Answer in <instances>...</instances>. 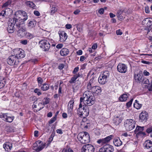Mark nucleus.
<instances>
[{
    "label": "nucleus",
    "mask_w": 152,
    "mask_h": 152,
    "mask_svg": "<svg viewBox=\"0 0 152 152\" xmlns=\"http://www.w3.org/2000/svg\"><path fill=\"white\" fill-rule=\"evenodd\" d=\"M4 148L6 151L9 152L12 148V144L6 142L3 145Z\"/></svg>",
    "instance_id": "nucleus-27"
},
{
    "label": "nucleus",
    "mask_w": 152,
    "mask_h": 152,
    "mask_svg": "<svg viewBox=\"0 0 152 152\" xmlns=\"http://www.w3.org/2000/svg\"><path fill=\"white\" fill-rule=\"evenodd\" d=\"M41 143L40 141H38L34 144L33 149L37 152H39L41 151L45 146V144L42 143L40 145L36 147V146L37 144H39Z\"/></svg>",
    "instance_id": "nucleus-16"
},
{
    "label": "nucleus",
    "mask_w": 152,
    "mask_h": 152,
    "mask_svg": "<svg viewBox=\"0 0 152 152\" xmlns=\"http://www.w3.org/2000/svg\"><path fill=\"white\" fill-rule=\"evenodd\" d=\"M80 76H81V75L79 73L75 75L69 81V82L70 83H74L77 78Z\"/></svg>",
    "instance_id": "nucleus-34"
},
{
    "label": "nucleus",
    "mask_w": 152,
    "mask_h": 152,
    "mask_svg": "<svg viewBox=\"0 0 152 152\" xmlns=\"http://www.w3.org/2000/svg\"><path fill=\"white\" fill-rule=\"evenodd\" d=\"M11 3V1H8L4 4L2 7V8L5 7H7L10 5Z\"/></svg>",
    "instance_id": "nucleus-47"
},
{
    "label": "nucleus",
    "mask_w": 152,
    "mask_h": 152,
    "mask_svg": "<svg viewBox=\"0 0 152 152\" xmlns=\"http://www.w3.org/2000/svg\"><path fill=\"white\" fill-rule=\"evenodd\" d=\"M36 21L35 20H31L29 23H28V26L30 28H32L36 26Z\"/></svg>",
    "instance_id": "nucleus-35"
},
{
    "label": "nucleus",
    "mask_w": 152,
    "mask_h": 152,
    "mask_svg": "<svg viewBox=\"0 0 152 152\" xmlns=\"http://www.w3.org/2000/svg\"><path fill=\"white\" fill-rule=\"evenodd\" d=\"M15 24L16 26V21H15L13 19H10L7 28V30L9 33H12L14 32L15 30L14 28Z\"/></svg>",
    "instance_id": "nucleus-11"
},
{
    "label": "nucleus",
    "mask_w": 152,
    "mask_h": 152,
    "mask_svg": "<svg viewBox=\"0 0 152 152\" xmlns=\"http://www.w3.org/2000/svg\"><path fill=\"white\" fill-rule=\"evenodd\" d=\"M142 82V85L144 86L145 88L148 86L149 83H150L149 82V80L146 78H143L142 81L141 82Z\"/></svg>",
    "instance_id": "nucleus-32"
},
{
    "label": "nucleus",
    "mask_w": 152,
    "mask_h": 152,
    "mask_svg": "<svg viewBox=\"0 0 152 152\" xmlns=\"http://www.w3.org/2000/svg\"><path fill=\"white\" fill-rule=\"evenodd\" d=\"M127 66L122 63H119L117 66V69L118 72L121 73H125L127 71Z\"/></svg>",
    "instance_id": "nucleus-17"
},
{
    "label": "nucleus",
    "mask_w": 152,
    "mask_h": 152,
    "mask_svg": "<svg viewBox=\"0 0 152 152\" xmlns=\"http://www.w3.org/2000/svg\"><path fill=\"white\" fill-rule=\"evenodd\" d=\"M81 150L82 152H94V148L93 145L88 144L84 145Z\"/></svg>",
    "instance_id": "nucleus-15"
},
{
    "label": "nucleus",
    "mask_w": 152,
    "mask_h": 152,
    "mask_svg": "<svg viewBox=\"0 0 152 152\" xmlns=\"http://www.w3.org/2000/svg\"><path fill=\"white\" fill-rule=\"evenodd\" d=\"M62 152H73V151L70 149H64L62 151Z\"/></svg>",
    "instance_id": "nucleus-54"
},
{
    "label": "nucleus",
    "mask_w": 152,
    "mask_h": 152,
    "mask_svg": "<svg viewBox=\"0 0 152 152\" xmlns=\"http://www.w3.org/2000/svg\"><path fill=\"white\" fill-rule=\"evenodd\" d=\"M34 13L35 15L37 16H39L40 15L39 12L37 10L34 11Z\"/></svg>",
    "instance_id": "nucleus-63"
},
{
    "label": "nucleus",
    "mask_w": 152,
    "mask_h": 152,
    "mask_svg": "<svg viewBox=\"0 0 152 152\" xmlns=\"http://www.w3.org/2000/svg\"><path fill=\"white\" fill-rule=\"evenodd\" d=\"M13 53L16 57L19 58H21L25 57V54L23 50L21 48H17L14 50Z\"/></svg>",
    "instance_id": "nucleus-9"
},
{
    "label": "nucleus",
    "mask_w": 152,
    "mask_h": 152,
    "mask_svg": "<svg viewBox=\"0 0 152 152\" xmlns=\"http://www.w3.org/2000/svg\"><path fill=\"white\" fill-rule=\"evenodd\" d=\"M20 43L23 45H26L27 44V41L26 40H21L20 41Z\"/></svg>",
    "instance_id": "nucleus-59"
},
{
    "label": "nucleus",
    "mask_w": 152,
    "mask_h": 152,
    "mask_svg": "<svg viewBox=\"0 0 152 152\" xmlns=\"http://www.w3.org/2000/svg\"><path fill=\"white\" fill-rule=\"evenodd\" d=\"M145 11L147 13H148L150 12V10L148 6H146L145 8Z\"/></svg>",
    "instance_id": "nucleus-57"
},
{
    "label": "nucleus",
    "mask_w": 152,
    "mask_h": 152,
    "mask_svg": "<svg viewBox=\"0 0 152 152\" xmlns=\"http://www.w3.org/2000/svg\"><path fill=\"white\" fill-rule=\"evenodd\" d=\"M146 132L148 133H151V134H152V128H148L146 130Z\"/></svg>",
    "instance_id": "nucleus-58"
},
{
    "label": "nucleus",
    "mask_w": 152,
    "mask_h": 152,
    "mask_svg": "<svg viewBox=\"0 0 152 152\" xmlns=\"http://www.w3.org/2000/svg\"><path fill=\"white\" fill-rule=\"evenodd\" d=\"M34 92L35 93H37L38 96H39L42 94L40 89L37 88H35L34 90Z\"/></svg>",
    "instance_id": "nucleus-48"
},
{
    "label": "nucleus",
    "mask_w": 152,
    "mask_h": 152,
    "mask_svg": "<svg viewBox=\"0 0 152 152\" xmlns=\"http://www.w3.org/2000/svg\"><path fill=\"white\" fill-rule=\"evenodd\" d=\"M113 135H110L105 138L98 140L97 141V142L98 144H100L102 145H103L104 144H106L108 143L113 138Z\"/></svg>",
    "instance_id": "nucleus-14"
},
{
    "label": "nucleus",
    "mask_w": 152,
    "mask_h": 152,
    "mask_svg": "<svg viewBox=\"0 0 152 152\" xmlns=\"http://www.w3.org/2000/svg\"><path fill=\"white\" fill-rule=\"evenodd\" d=\"M79 69V67H75L73 71V73L74 74H75V73H76L78 71Z\"/></svg>",
    "instance_id": "nucleus-62"
},
{
    "label": "nucleus",
    "mask_w": 152,
    "mask_h": 152,
    "mask_svg": "<svg viewBox=\"0 0 152 152\" xmlns=\"http://www.w3.org/2000/svg\"><path fill=\"white\" fill-rule=\"evenodd\" d=\"M96 82L94 78H92L89 81V82L88 83L87 85V88L89 90L91 91L93 88H94L96 86Z\"/></svg>",
    "instance_id": "nucleus-19"
},
{
    "label": "nucleus",
    "mask_w": 152,
    "mask_h": 152,
    "mask_svg": "<svg viewBox=\"0 0 152 152\" xmlns=\"http://www.w3.org/2000/svg\"><path fill=\"white\" fill-rule=\"evenodd\" d=\"M69 51L68 49L64 48H62L60 52V55L63 56H66L69 53Z\"/></svg>",
    "instance_id": "nucleus-28"
},
{
    "label": "nucleus",
    "mask_w": 152,
    "mask_h": 152,
    "mask_svg": "<svg viewBox=\"0 0 152 152\" xmlns=\"http://www.w3.org/2000/svg\"><path fill=\"white\" fill-rule=\"evenodd\" d=\"M136 123L134 120L127 119L124 123V126L127 131H131L134 129Z\"/></svg>",
    "instance_id": "nucleus-5"
},
{
    "label": "nucleus",
    "mask_w": 152,
    "mask_h": 152,
    "mask_svg": "<svg viewBox=\"0 0 152 152\" xmlns=\"http://www.w3.org/2000/svg\"><path fill=\"white\" fill-rule=\"evenodd\" d=\"M90 92L95 95H100L102 92L101 88L99 86H96Z\"/></svg>",
    "instance_id": "nucleus-21"
},
{
    "label": "nucleus",
    "mask_w": 152,
    "mask_h": 152,
    "mask_svg": "<svg viewBox=\"0 0 152 152\" xmlns=\"http://www.w3.org/2000/svg\"><path fill=\"white\" fill-rule=\"evenodd\" d=\"M74 102V99H71L69 102L68 104V115L70 117L71 116L72 114Z\"/></svg>",
    "instance_id": "nucleus-18"
},
{
    "label": "nucleus",
    "mask_w": 152,
    "mask_h": 152,
    "mask_svg": "<svg viewBox=\"0 0 152 152\" xmlns=\"http://www.w3.org/2000/svg\"><path fill=\"white\" fill-rule=\"evenodd\" d=\"M113 121L114 123H115L116 125H118L121 121V120L118 117L114 118L113 119Z\"/></svg>",
    "instance_id": "nucleus-37"
},
{
    "label": "nucleus",
    "mask_w": 152,
    "mask_h": 152,
    "mask_svg": "<svg viewBox=\"0 0 152 152\" xmlns=\"http://www.w3.org/2000/svg\"><path fill=\"white\" fill-rule=\"evenodd\" d=\"M26 4L27 6L34 9L35 7V4L31 1H27L26 2Z\"/></svg>",
    "instance_id": "nucleus-38"
},
{
    "label": "nucleus",
    "mask_w": 152,
    "mask_h": 152,
    "mask_svg": "<svg viewBox=\"0 0 152 152\" xmlns=\"http://www.w3.org/2000/svg\"><path fill=\"white\" fill-rule=\"evenodd\" d=\"M15 18L13 19L16 21V26L20 24H24V22L28 19L26 12L23 11L18 10L16 12L15 14Z\"/></svg>",
    "instance_id": "nucleus-2"
},
{
    "label": "nucleus",
    "mask_w": 152,
    "mask_h": 152,
    "mask_svg": "<svg viewBox=\"0 0 152 152\" xmlns=\"http://www.w3.org/2000/svg\"><path fill=\"white\" fill-rule=\"evenodd\" d=\"M110 76V73L107 71L104 72L99 77L98 81L99 83L104 84L107 82Z\"/></svg>",
    "instance_id": "nucleus-4"
},
{
    "label": "nucleus",
    "mask_w": 152,
    "mask_h": 152,
    "mask_svg": "<svg viewBox=\"0 0 152 152\" xmlns=\"http://www.w3.org/2000/svg\"><path fill=\"white\" fill-rule=\"evenodd\" d=\"M129 94H124L121 95L119 98V100L121 102H124L126 101L128 97Z\"/></svg>",
    "instance_id": "nucleus-30"
},
{
    "label": "nucleus",
    "mask_w": 152,
    "mask_h": 152,
    "mask_svg": "<svg viewBox=\"0 0 152 152\" xmlns=\"http://www.w3.org/2000/svg\"><path fill=\"white\" fill-rule=\"evenodd\" d=\"M133 100V99H132L130 100V101L129 102L126 103V105L128 107H129L131 106Z\"/></svg>",
    "instance_id": "nucleus-50"
},
{
    "label": "nucleus",
    "mask_w": 152,
    "mask_h": 152,
    "mask_svg": "<svg viewBox=\"0 0 152 152\" xmlns=\"http://www.w3.org/2000/svg\"><path fill=\"white\" fill-rule=\"evenodd\" d=\"M77 30L79 32H81L83 30L82 28V27H81V26H80L79 25H77Z\"/></svg>",
    "instance_id": "nucleus-56"
},
{
    "label": "nucleus",
    "mask_w": 152,
    "mask_h": 152,
    "mask_svg": "<svg viewBox=\"0 0 152 152\" xmlns=\"http://www.w3.org/2000/svg\"><path fill=\"white\" fill-rule=\"evenodd\" d=\"M77 138L83 144L88 143L90 140L89 134L86 132H83L79 133L77 136Z\"/></svg>",
    "instance_id": "nucleus-3"
},
{
    "label": "nucleus",
    "mask_w": 152,
    "mask_h": 152,
    "mask_svg": "<svg viewBox=\"0 0 152 152\" xmlns=\"http://www.w3.org/2000/svg\"><path fill=\"white\" fill-rule=\"evenodd\" d=\"M143 126H137L134 130V133L136 134V137L138 138L139 136L142 137L145 134V133L143 131L144 130Z\"/></svg>",
    "instance_id": "nucleus-13"
},
{
    "label": "nucleus",
    "mask_w": 152,
    "mask_h": 152,
    "mask_svg": "<svg viewBox=\"0 0 152 152\" xmlns=\"http://www.w3.org/2000/svg\"><path fill=\"white\" fill-rule=\"evenodd\" d=\"M5 81L4 80L0 79V89L3 88L5 85Z\"/></svg>",
    "instance_id": "nucleus-44"
},
{
    "label": "nucleus",
    "mask_w": 152,
    "mask_h": 152,
    "mask_svg": "<svg viewBox=\"0 0 152 152\" xmlns=\"http://www.w3.org/2000/svg\"><path fill=\"white\" fill-rule=\"evenodd\" d=\"M89 109L87 106L85 105V110L83 113V116L85 117L88 115L89 113Z\"/></svg>",
    "instance_id": "nucleus-36"
},
{
    "label": "nucleus",
    "mask_w": 152,
    "mask_h": 152,
    "mask_svg": "<svg viewBox=\"0 0 152 152\" xmlns=\"http://www.w3.org/2000/svg\"><path fill=\"white\" fill-rule=\"evenodd\" d=\"M117 16L118 18V19L120 20H122L123 19V17L122 15H121V12H119L117 14Z\"/></svg>",
    "instance_id": "nucleus-45"
},
{
    "label": "nucleus",
    "mask_w": 152,
    "mask_h": 152,
    "mask_svg": "<svg viewBox=\"0 0 152 152\" xmlns=\"http://www.w3.org/2000/svg\"><path fill=\"white\" fill-rule=\"evenodd\" d=\"M0 118L4 121L11 123L14 120L15 117L13 116H10L7 113H1L0 114Z\"/></svg>",
    "instance_id": "nucleus-7"
},
{
    "label": "nucleus",
    "mask_w": 152,
    "mask_h": 152,
    "mask_svg": "<svg viewBox=\"0 0 152 152\" xmlns=\"http://www.w3.org/2000/svg\"><path fill=\"white\" fill-rule=\"evenodd\" d=\"M63 45L61 44H59L56 46V48L58 49H61L63 47Z\"/></svg>",
    "instance_id": "nucleus-61"
},
{
    "label": "nucleus",
    "mask_w": 152,
    "mask_h": 152,
    "mask_svg": "<svg viewBox=\"0 0 152 152\" xmlns=\"http://www.w3.org/2000/svg\"><path fill=\"white\" fill-rule=\"evenodd\" d=\"M104 12V10L102 8L98 10V12L101 15L103 14Z\"/></svg>",
    "instance_id": "nucleus-55"
},
{
    "label": "nucleus",
    "mask_w": 152,
    "mask_h": 152,
    "mask_svg": "<svg viewBox=\"0 0 152 152\" xmlns=\"http://www.w3.org/2000/svg\"><path fill=\"white\" fill-rule=\"evenodd\" d=\"M113 143L115 146H120L122 144L121 141L118 138L114 139L113 140Z\"/></svg>",
    "instance_id": "nucleus-31"
},
{
    "label": "nucleus",
    "mask_w": 152,
    "mask_h": 152,
    "mask_svg": "<svg viewBox=\"0 0 152 152\" xmlns=\"http://www.w3.org/2000/svg\"><path fill=\"white\" fill-rule=\"evenodd\" d=\"M142 23L146 27V29L148 30V33L150 31L151 27H152V18H146L142 21Z\"/></svg>",
    "instance_id": "nucleus-10"
},
{
    "label": "nucleus",
    "mask_w": 152,
    "mask_h": 152,
    "mask_svg": "<svg viewBox=\"0 0 152 152\" xmlns=\"http://www.w3.org/2000/svg\"><path fill=\"white\" fill-rule=\"evenodd\" d=\"M135 81L137 83H140L142 82L144 77L141 73L135 74L134 76Z\"/></svg>",
    "instance_id": "nucleus-22"
},
{
    "label": "nucleus",
    "mask_w": 152,
    "mask_h": 152,
    "mask_svg": "<svg viewBox=\"0 0 152 152\" xmlns=\"http://www.w3.org/2000/svg\"><path fill=\"white\" fill-rule=\"evenodd\" d=\"M18 29V31L17 35L20 37H23L25 34V31L26 28L24 24H20L16 26Z\"/></svg>",
    "instance_id": "nucleus-12"
},
{
    "label": "nucleus",
    "mask_w": 152,
    "mask_h": 152,
    "mask_svg": "<svg viewBox=\"0 0 152 152\" xmlns=\"http://www.w3.org/2000/svg\"><path fill=\"white\" fill-rule=\"evenodd\" d=\"M50 102V99L48 98H45L44 99V101H43V104L45 106V104H46L49 103Z\"/></svg>",
    "instance_id": "nucleus-42"
},
{
    "label": "nucleus",
    "mask_w": 152,
    "mask_h": 152,
    "mask_svg": "<svg viewBox=\"0 0 152 152\" xmlns=\"http://www.w3.org/2000/svg\"><path fill=\"white\" fill-rule=\"evenodd\" d=\"M103 148L104 149V151L105 152H113L114 150L113 146L110 145H104L103 147Z\"/></svg>",
    "instance_id": "nucleus-24"
},
{
    "label": "nucleus",
    "mask_w": 152,
    "mask_h": 152,
    "mask_svg": "<svg viewBox=\"0 0 152 152\" xmlns=\"http://www.w3.org/2000/svg\"><path fill=\"white\" fill-rule=\"evenodd\" d=\"M26 37L28 39H31L34 37V35L29 32H26L25 33Z\"/></svg>",
    "instance_id": "nucleus-41"
},
{
    "label": "nucleus",
    "mask_w": 152,
    "mask_h": 152,
    "mask_svg": "<svg viewBox=\"0 0 152 152\" xmlns=\"http://www.w3.org/2000/svg\"><path fill=\"white\" fill-rule=\"evenodd\" d=\"M60 36V41L64 42L67 39V35L66 33L64 31H60L58 33Z\"/></svg>",
    "instance_id": "nucleus-20"
},
{
    "label": "nucleus",
    "mask_w": 152,
    "mask_h": 152,
    "mask_svg": "<svg viewBox=\"0 0 152 152\" xmlns=\"http://www.w3.org/2000/svg\"><path fill=\"white\" fill-rule=\"evenodd\" d=\"M34 103L32 107L33 108H37V109L36 110V111L40 110L42 109H43L45 106L44 104L41 102L37 104H34L35 103V102H34Z\"/></svg>",
    "instance_id": "nucleus-26"
},
{
    "label": "nucleus",
    "mask_w": 152,
    "mask_h": 152,
    "mask_svg": "<svg viewBox=\"0 0 152 152\" xmlns=\"http://www.w3.org/2000/svg\"><path fill=\"white\" fill-rule=\"evenodd\" d=\"M143 73L144 75L145 76H148L150 75L149 73L146 70L144 71Z\"/></svg>",
    "instance_id": "nucleus-64"
},
{
    "label": "nucleus",
    "mask_w": 152,
    "mask_h": 152,
    "mask_svg": "<svg viewBox=\"0 0 152 152\" xmlns=\"http://www.w3.org/2000/svg\"><path fill=\"white\" fill-rule=\"evenodd\" d=\"M116 33L117 35H121L122 34L123 32L121 29H119L116 31Z\"/></svg>",
    "instance_id": "nucleus-53"
},
{
    "label": "nucleus",
    "mask_w": 152,
    "mask_h": 152,
    "mask_svg": "<svg viewBox=\"0 0 152 152\" xmlns=\"http://www.w3.org/2000/svg\"><path fill=\"white\" fill-rule=\"evenodd\" d=\"M144 146L147 149L152 147V142L150 140H147L144 143Z\"/></svg>",
    "instance_id": "nucleus-29"
},
{
    "label": "nucleus",
    "mask_w": 152,
    "mask_h": 152,
    "mask_svg": "<svg viewBox=\"0 0 152 152\" xmlns=\"http://www.w3.org/2000/svg\"><path fill=\"white\" fill-rule=\"evenodd\" d=\"M57 8L56 7H55L54 6H53L51 8L50 11V13L51 15H52L55 13L56 12L57 10Z\"/></svg>",
    "instance_id": "nucleus-40"
},
{
    "label": "nucleus",
    "mask_w": 152,
    "mask_h": 152,
    "mask_svg": "<svg viewBox=\"0 0 152 152\" xmlns=\"http://www.w3.org/2000/svg\"><path fill=\"white\" fill-rule=\"evenodd\" d=\"M85 110V105L82 103V101L80 102V103L79 105V107L77 109L78 113L80 116L83 115V111Z\"/></svg>",
    "instance_id": "nucleus-23"
},
{
    "label": "nucleus",
    "mask_w": 152,
    "mask_h": 152,
    "mask_svg": "<svg viewBox=\"0 0 152 152\" xmlns=\"http://www.w3.org/2000/svg\"><path fill=\"white\" fill-rule=\"evenodd\" d=\"M43 86L41 88V89L42 91H46L49 89V85L48 84L45 83L43 84Z\"/></svg>",
    "instance_id": "nucleus-39"
},
{
    "label": "nucleus",
    "mask_w": 152,
    "mask_h": 152,
    "mask_svg": "<svg viewBox=\"0 0 152 152\" xmlns=\"http://www.w3.org/2000/svg\"><path fill=\"white\" fill-rule=\"evenodd\" d=\"M6 12L5 10H2L0 13V16H2L4 17H5L6 16H7V14H6Z\"/></svg>",
    "instance_id": "nucleus-51"
},
{
    "label": "nucleus",
    "mask_w": 152,
    "mask_h": 152,
    "mask_svg": "<svg viewBox=\"0 0 152 152\" xmlns=\"http://www.w3.org/2000/svg\"><path fill=\"white\" fill-rule=\"evenodd\" d=\"M148 113L145 111H143L140 115V119L142 121L147 120L148 119Z\"/></svg>",
    "instance_id": "nucleus-25"
},
{
    "label": "nucleus",
    "mask_w": 152,
    "mask_h": 152,
    "mask_svg": "<svg viewBox=\"0 0 152 152\" xmlns=\"http://www.w3.org/2000/svg\"><path fill=\"white\" fill-rule=\"evenodd\" d=\"M5 12H6V13L7 14V15H9L11 14L12 13V10L11 9H10L9 8H6L5 10Z\"/></svg>",
    "instance_id": "nucleus-46"
},
{
    "label": "nucleus",
    "mask_w": 152,
    "mask_h": 152,
    "mask_svg": "<svg viewBox=\"0 0 152 152\" xmlns=\"http://www.w3.org/2000/svg\"><path fill=\"white\" fill-rule=\"evenodd\" d=\"M7 61L9 64L10 65H14L15 67H16L19 63V59L14 55L9 56Z\"/></svg>",
    "instance_id": "nucleus-6"
},
{
    "label": "nucleus",
    "mask_w": 152,
    "mask_h": 152,
    "mask_svg": "<svg viewBox=\"0 0 152 152\" xmlns=\"http://www.w3.org/2000/svg\"><path fill=\"white\" fill-rule=\"evenodd\" d=\"M85 105L91 106L93 105L95 102V98L94 95L90 91H86L83 95V98H80V102Z\"/></svg>",
    "instance_id": "nucleus-1"
},
{
    "label": "nucleus",
    "mask_w": 152,
    "mask_h": 152,
    "mask_svg": "<svg viewBox=\"0 0 152 152\" xmlns=\"http://www.w3.org/2000/svg\"><path fill=\"white\" fill-rule=\"evenodd\" d=\"M37 81L39 84V86H40L39 85V84H41L43 83V80L41 78L39 77L37 78Z\"/></svg>",
    "instance_id": "nucleus-52"
},
{
    "label": "nucleus",
    "mask_w": 152,
    "mask_h": 152,
    "mask_svg": "<svg viewBox=\"0 0 152 152\" xmlns=\"http://www.w3.org/2000/svg\"><path fill=\"white\" fill-rule=\"evenodd\" d=\"M39 44L40 47L43 49L44 51H48L50 47L49 43L45 39L40 41Z\"/></svg>",
    "instance_id": "nucleus-8"
},
{
    "label": "nucleus",
    "mask_w": 152,
    "mask_h": 152,
    "mask_svg": "<svg viewBox=\"0 0 152 152\" xmlns=\"http://www.w3.org/2000/svg\"><path fill=\"white\" fill-rule=\"evenodd\" d=\"M134 106L136 109H139L142 107V104H140L138 101L136 100L134 104Z\"/></svg>",
    "instance_id": "nucleus-33"
},
{
    "label": "nucleus",
    "mask_w": 152,
    "mask_h": 152,
    "mask_svg": "<svg viewBox=\"0 0 152 152\" xmlns=\"http://www.w3.org/2000/svg\"><path fill=\"white\" fill-rule=\"evenodd\" d=\"M65 27L67 29H70L72 28V25L70 24H67L65 25Z\"/></svg>",
    "instance_id": "nucleus-60"
},
{
    "label": "nucleus",
    "mask_w": 152,
    "mask_h": 152,
    "mask_svg": "<svg viewBox=\"0 0 152 152\" xmlns=\"http://www.w3.org/2000/svg\"><path fill=\"white\" fill-rule=\"evenodd\" d=\"M150 91H152V82H151L146 87Z\"/></svg>",
    "instance_id": "nucleus-49"
},
{
    "label": "nucleus",
    "mask_w": 152,
    "mask_h": 152,
    "mask_svg": "<svg viewBox=\"0 0 152 152\" xmlns=\"http://www.w3.org/2000/svg\"><path fill=\"white\" fill-rule=\"evenodd\" d=\"M57 115H55V116L52 118L49 121V124H51L53 123L57 119Z\"/></svg>",
    "instance_id": "nucleus-43"
}]
</instances>
